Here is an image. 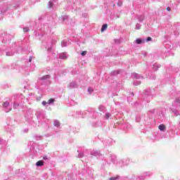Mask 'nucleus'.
Instances as JSON below:
<instances>
[{
	"instance_id": "10",
	"label": "nucleus",
	"mask_w": 180,
	"mask_h": 180,
	"mask_svg": "<svg viewBox=\"0 0 180 180\" xmlns=\"http://www.w3.org/2000/svg\"><path fill=\"white\" fill-rule=\"evenodd\" d=\"M36 165H37V167H43L44 162H43V161L39 160V161L37 162Z\"/></svg>"
},
{
	"instance_id": "27",
	"label": "nucleus",
	"mask_w": 180,
	"mask_h": 180,
	"mask_svg": "<svg viewBox=\"0 0 180 180\" xmlns=\"http://www.w3.org/2000/svg\"><path fill=\"white\" fill-rule=\"evenodd\" d=\"M117 176L116 177H111L109 179V180H117Z\"/></svg>"
},
{
	"instance_id": "17",
	"label": "nucleus",
	"mask_w": 180,
	"mask_h": 180,
	"mask_svg": "<svg viewBox=\"0 0 180 180\" xmlns=\"http://www.w3.org/2000/svg\"><path fill=\"white\" fill-rule=\"evenodd\" d=\"M141 84V82L140 81H134V85H140Z\"/></svg>"
},
{
	"instance_id": "11",
	"label": "nucleus",
	"mask_w": 180,
	"mask_h": 180,
	"mask_svg": "<svg viewBox=\"0 0 180 180\" xmlns=\"http://www.w3.org/2000/svg\"><path fill=\"white\" fill-rule=\"evenodd\" d=\"M60 19L63 22H65V20H67V19H68V15H63L62 17H60Z\"/></svg>"
},
{
	"instance_id": "9",
	"label": "nucleus",
	"mask_w": 180,
	"mask_h": 180,
	"mask_svg": "<svg viewBox=\"0 0 180 180\" xmlns=\"http://www.w3.org/2000/svg\"><path fill=\"white\" fill-rule=\"evenodd\" d=\"M158 129L160 131H164V130H165V126L164 124H160L159 125Z\"/></svg>"
},
{
	"instance_id": "13",
	"label": "nucleus",
	"mask_w": 180,
	"mask_h": 180,
	"mask_svg": "<svg viewBox=\"0 0 180 180\" xmlns=\"http://www.w3.org/2000/svg\"><path fill=\"white\" fill-rule=\"evenodd\" d=\"M56 102V100L54 98H51L48 101V105H51V103H54Z\"/></svg>"
},
{
	"instance_id": "24",
	"label": "nucleus",
	"mask_w": 180,
	"mask_h": 180,
	"mask_svg": "<svg viewBox=\"0 0 180 180\" xmlns=\"http://www.w3.org/2000/svg\"><path fill=\"white\" fill-rule=\"evenodd\" d=\"M29 27H25L23 28V32H29Z\"/></svg>"
},
{
	"instance_id": "16",
	"label": "nucleus",
	"mask_w": 180,
	"mask_h": 180,
	"mask_svg": "<svg viewBox=\"0 0 180 180\" xmlns=\"http://www.w3.org/2000/svg\"><path fill=\"white\" fill-rule=\"evenodd\" d=\"M48 8H53V2H51V1H49V3H48Z\"/></svg>"
},
{
	"instance_id": "1",
	"label": "nucleus",
	"mask_w": 180,
	"mask_h": 180,
	"mask_svg": "<svg viewBox=\"0 0 180 180\" xmlns=\"http://www.w3.org/2000/svg\"><path fill=\"white\" fill-rule=\"evenodd\" d=\"M59 58L60 60H67L68 58V55H67L65 53H62L59 54Z\"/></svg>"
},
{
	"instance_id": "12",
	"label": "nucleus",
	"mask_w": 180,
	"mask_h": 180,
	"mask_svg": "<svg viewBox=\"0 0 180 180\" xmlns=\"http://www.w3.org/2000/svg\"><path fill=\"white\" fill-rule=\"evenodd\" d=\"M106 29H108V24H104L101 27V32H103Z\"/></svg>"
},
{
	"instance_id": "36",
	"label": "nucleus",
	"mask_w": 180,
	"mask_h": 180,
	"mask_svg": "<svg viewBox=\"0 0 180 180\" xmlns=\"http://www.w3.org/2000/svg\"><path fill=\"white\" fill-rule=\"evenodd\" d=\"M12 110V108H11L9 110H6V112H11Z\"/></svg>"
},
{
	"instance_id": "32",
	"label": "nucleus",
	"mask_w": 180,
	"mask_h": 180,
	"mask_svg": "<svg viewBox=\"0 0 180 180\" xmlns=\"http://www.w3.org/2000/svg\"><path fill=\"white\" fill-rule=\"evenodd\" d=\"M94 90L93 89H91V88H89L88 89V92H92Z\"/></svg>"
},
{
	"instance_id": "4",
	"label": "nucleus",
	"mask_w": 180,
	"mask_h": 180,
	"mask_svg": "<svg viewBox=\"0 0 180 180\" xmlns=\"http://www.w3.org/2000/svg\"><path fill=\"white\" fill-rule=\"evenodd\" d=\"M68 86L70 88H77V83H75V82H72L70 83Z\"/></svg>"
},
{
	"instance_id": "8",
	"label": "nucleus",
	"mask_w": 180,
	"mask_h": 180,
	"mask_svg": "<svg viewBox=\"0 0 180 180\" xmlns=\"http://www.w3.org/2000/svg\"><path fill=\"white\" fill-rule=\"evenodd\" d=\"M146 42V40H141V39H137L136 40V44H141V43H145Z\"/></svg>"
},
{
	"instance_id": "7",
	"label": "nucleus",
	"mask_w": 180,
	"mask_h": 180,
	"mask_svg": "<svg viewBox=\"0 0 180 180\" xmlns=\"http://www.w3.org/2000/svg\"><path fill=\"white\" fill-rule=\"evenodd\" d=\"M53 124L56 127H60V126H61V123H60L58 120H55Z\"/></svg>"
},
{
	"instance_id": "22",
	"label": "nucleus",
	"mask_w": 180,
	"mask_h": 180,
	"mask_svg": "<svg viewBox=\"0 0 180 180\" xmlns=\"http://www.w3.org/2000/svg\"><path fill=\"white\" fill-rule=\"evenodd\" d=\"M141 27V25H140V24H136V29L140 30Z\"/></svg>"
},
{
	"instance_id": "5",
	"label": "nucleus",
	"mask_w": 180,
	"mask_h": 180,
	"mask_svg": "<svg viewBox=\"0 0 180 180\" xmlns=\"http://www.w3.org/2000/svg\"><path fill=\"white\" fill-rule=\"evenodd\" d=\"M161 68V65H158L157 63H155L153 65V70H155V71H158V68Z\"/></svg>"
},
{
	"instance_id": "35",
	"label": "nucleus",
	"mask_w": 180,
	"mask_h": 180,
	"mask_svg": "<svg viewBox=\"0 0 180 180\" xmlns=\"http://www.w3.org/2000/svg\"><path fill=\"white\" fill-rule=\"evenodd\" d=\"M29 63H32V56L29 58Z\"/></svg>"
},
{
	"instance_id": "29",
	"label": "nucleus",
	"mask_w": 180,
	"mask_h": 180,
	"mask_svg": "<svg viewBox=\"0 0 180 180\" xmlns=\"http://www.w3.org/2000/svg\"><path fill=\"white\" fill-rule=\"evenodd\" d=\"M174 112V115H176V116H179V112H176V111H173Z\"/></svg>"
},
{
	"instance_id": "21",
	"label": "nucleus",
	"mask_w": 180,
	"mask_h": 180,
	"mask_svg": "<svg viewBox=\"0 0 180 180\" xmlns=\"http://www.w3.org/2000/svg\"><path fill=\"white\" fill-rule=\"evenodd\" d=\"M77 157L78 158H82V157H84V153H79Z\"/></svg>"
},
{
	"instance_id": "2",
	"label": "nucleus",
	"mask_w": 180,
	"mask_h": 180,
	"mask_svg": "<svg viewBox=\"0 0 180 180\" xmlns=\"http://www.w3.org/2000/svg\"><path fill=\"white\" fill-rule=\"evenodd\" d=\"M91 155H94V157H98V155H101L100 151L93 150L91 153Z\"/></svg>"
},
{
	"instance_id": "30",
	"label": "nucleus",
	"mask_w": 180,
	"mask_h": 180,
	"mask_svg": "<svg viewBox=\"0 0 180 180\" xmlns=\"http://www.w3.org/2000/svg\"><path fill=\"white\" fill-rule=\"evenodd\" d=\"M47 102H46V101H42V105H44V106H46V105H47Z\"/></svg>"
},
{
	"instance_id": "6",
	"label": "nucleus",
	"mask_w": 180,
	"mask_h": 180,
	"mask_svg": "<svg viewBox=\"0 0 180 180\" xmlns=\"http://www.w3.org/2000/svg\"><path fill=\"white\" fill-rule=\"evenodd\" d=\"M50 78H51V76H50L49 75H46L43 76V77L41 78V79L42 81H46V79H50Z\"/></svg>"
},
{
	"instance_id": "34",
	"label": "nucleus",
	"mask_w": 180,
	"mask_h": 180,
	"mask_svg": "<svg viewBox=\"0 0 180 180\" xmlns=\"http://www.w3.org/2000/svg\"><path fill=\"white\" fill-rule=\"evenodd\" d=\"M167 11H168L169 12H170L171 8H170V7H167Z\"/></svg>"
},
{
	"instance_id": "25",
	"label": "nucleus",
	"mask_w": 180,
	"mask_h": 180,
	"mask_svg": "<svg viewBox=\"0 0 180 180\" xmlns=\"http://www.w3.org/2000/svg\"><path fill=\"white\" fill-rule=\"evenodd\" d=\"M151 40H153V38L148 37L147 39H146V41H151Z\"/></svg>"
},
{
	"instance_id": "18",
	"label": "nucleus",
	"mask_w": 180,
	"mask_h": 180,
	"mask_svg": "<svg viewBox=\"0 0 180 180\" xmlns=\"http://www.w3.org/2000/svg\"><path fill=\"white\" fill-rule=\"evenodd\" d=\"M105 119H109V117H110V113L107 112L105 115Z\"/></svg>"
},
{
	"instance_id": "33",
	"label": "nucleus",
	"mask_w": 180,
	"mask_h": 180,
	"mask_svg": "<svg viewBox=\"0 0 180 180\" xmlns=\"http://www.w3.org/2000/svg\"><path fill=\"white\" fill-rule=\"evenodd\" d=\"M99 110H100L101 111L103 110V106H100V107H99Z\"/></svg>"
},
{
	"instance_id": "28",
	"label": "nucleus",
	"mask_w": 180,
	"mask_h": 180,
	"mask_svg": "<svg viewBox=\"0 0 180 180\" xmlns=\"http://www.w3.org/2000/svg\"><path fill=\"white\" fill-rule=\"evenodd\" d=\"M82 56H86V51L82 52Z\"/></svg>"
},
{
	"instance_id": "26",
	"label": "nucleus",
	"mask_w": 180,
	"mask_h": 180,
	"mask_svg": "<svg viewBox=\"0 0 180 180\" xmlns=\"http://www.w3.org/2000/svg\"><path fill=\"white\" fill-rule=\"evenodd\" d=\"M117 74H119V71H117V72L114 71V72H112V75H116Z\"/></svg>"
},
{
	"instance_id": "23",
	"label": "nucleus",
	"mask_w": 180,
	"mask_h": 180,
	"mask_svg": "<svg viewBox=\"0 0 180 180\" xmlns=\"http://www.w3.org/2000/svg\"><path fill=\"white\" fill-rule=\"evenodd\" d=\"M18 106H19V104L14 103V104H13L14 109H16V108H18Z\"/></svg>"
},
{
	"instance_id": "14",
	"label": "nucleus",
	"mask_w": 180,
	"mask_h": 180,
	"mask_svg": "<svg viewBox=\"0 0 180 180\" xmlns=\"http://www.w3.org/2000/svg\"><path fill=\"white\" fill-rule=\"evenodd\" d=\"M3 106L4 108H8V106H9V102L8 101L4 102L3 104Z\"/></svg>"
},
{
	"instance_id": "15",
	"label": "nucleus",
	"mask_w": 180,
	"mask_h": 180,
	"mask_svg": "<svg viewBox=\"0 0 180 180\" xmlns=\"http://www.w3.org/2000/svg\"><path fill=\"white\" fill-rule=\"evenodd\" d=\"M61 46H62V47H67V42L65 41H63L61 42Z\"/></svg>"
},
{
	"instance_id": "19",
	"label": "nucleus",
	"mask_w": 180,
	"mask_h": 180,
	"mask_svg": "<svg viewBox=\"0 0 180 180\" xmlns=\"http://www.w3.org/2000/svg\"><path fill=\"white\" fill-rule=\"evenodd\" d=\"M6 56H7L8 57H11V56H13V53H11V52H7Z\"/></svg>"
},
{
	"instance_id": "20",
	"label": "nucleus",
	"mask_w": 180,
	"mask_h": 180,
	"mask_svg": "<svg viewBox=\"0 0 180 180\" xmlns=\"http://www.w3.org/2000/svg\"><path fill=\"white\" fill-rule=\"evenodd\" d=\"M122 5H123V2H122V1H119L117 2V6H122Z\"/></svg>"
},
{
	"instance_id": "37",
	"label": "nucleus",
	"mask_w": 180,
	"mask_h": 180,
	"mask_svg": "<svg viewBox=\"0 0 180 180\" xmlns=\"http://www.w3.org/2000/svg\"><path fill=\"white\" fill-rule=\"evenodd\" d=\"M44 160H47V157H44V158H43Z\"/></svg>"
},
{
	"instance_id": "3",
	"label": "nucleus",
	"mask_w": 180,
	"mask_h": 180,
	"mask_svg": "<svg viewBox=\"0 0 180 180\" xmlns=\"http://www.w3.org/2000/svg\"><path fill=\"white\" fill-rule=\"evenodd\" d=\"M132 77L136 78V79H140L141 78V76L137 73H133Z\"/></svg>"
},
{
	"instance_id": "31",
	"label": "nucleus",
	"mask_w": 180,
	"mask_h": 180,
	"mask_svg": "<svg viewBox=\"0 0 180 180\" xmlns=\"http://www.w3.org/2000/svg\"><path fill=\"white\" fill-rule=\"evenodd\" d=\"M176 103H180V100H179V98H176Z\"/></svg>"
}]
</instances>
